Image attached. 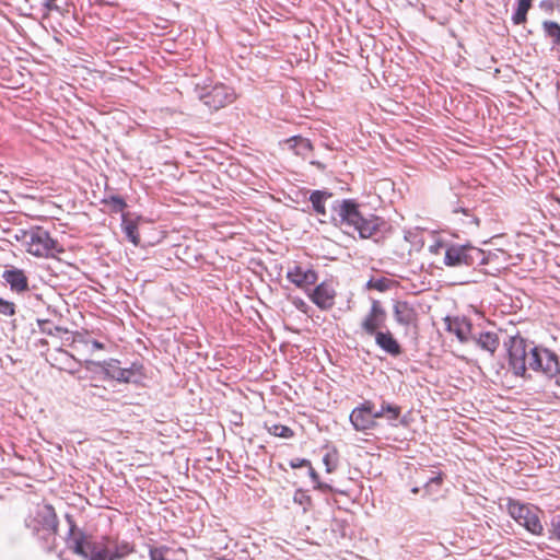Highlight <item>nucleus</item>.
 I'll return each mask as SVG.
<instances>
[{"instance_id": "1", "label": "nucleus", "mask_w": 560, "mask_h": 560, "mask_svg": "<svg viewBox=\"0 0 560 560\" xmlns=\"http://www.w3.org/2000/svg\"><path fill=\"white\" fill-rule=\"evenodd\" d=\"M509 364L513 373L525 377L527 369L540 372L547 377L557 374L558 355L547 348L537 347L520 336L510 338Z\"/></svg>"}, {"instance_id": "2", "label": "nucleus", "mask_w": 560, "mask_h": 560, "mask_svg": "<svg viewBox=\"0 0 560 560\" xmlns=\"http://www.w3.org/2000/svg\"><path fill=\"white\" fill-rule=\"evenodd\" d=\"M334 211L340 225L352 228L361 238H371L375 243L384 241L392 232V226L381 217L364 215L360 211V205L354 199L337 200Z\"/></svg>"}, {"instance_id": "3", "label": "nucleus", "mask_w": 560, "mask_h": 560, "mask_svg": "<svg viewBox=\"0 0 560 560\" xmlns=\"http://www.w3.org/2000/svg\"><path fill=\"white\" fill-rule=\"evenodd\" d=\"M23 240L27 252L36 257H55V254L65 252L49 232L42 226H34L25 231Z\"/></svg>"}, {"instance_id": "4", "label": "nucleus", "mask_w": 560, "mask_h": 560, "mask_svg": "<svg viewBox=\"0 0 560 560\" xmlns=\"http://www.w3.org/2000/svg\"><path fill=\"white\" fill-rule=\"evenodd\" d=\"M72 542L73 552L88 560H114L110 537L104 536L100 540H91L80 532L72 538Z\"/></svg>"}, {"instance_id": "5", "label": "nucleus", "mask_w": 560, "mask_h": 560, "mask_svg": "<svg viewBox=\"0 0 560 560\" xmlns=\"http://www.w3.org/2000/svg\"><path fill=\"white\" fill-rule=\"evenodd\" d=\"M485 253L480 248L457 244L446 246L444 264L447 267H470L476 264H485Z\"/></svg>"}, {"instance_id": "6", "label": "nucleus", "mask_w": 560, "mask_h": 560, "mask_svg": "<svg viewBox=\"0 0 560 560\" xmlns=\"http://www.w3.org/2000/svg\"><path fill=\"white\" fill-rule=\"evenodd\" d=\"M387 312L382 305L381 301L372 299L371 307L362 317L360 329L357 334L362 337H374L382 330L387 328Z\"/></svg>"}, {"instance_id": "7", "label": "nucleus", "mask_w": 560, "mask_h": 560, "mask_svg": "<svg viewBox=\"0 0 560 560\" xmlns=\"http://www.w3.org/2000/svg\"><path fill=\"white\" fill-rule=\"evenodd\" d=\"M510 515L530 534L540 536L544 532V526L538 516L536 509L529 508L521 503H511L509 505Z\"/></svg>"}, {"instance_id": "8", "label": "nucleus", "mask_w": 560, "mask_h": 560, "mask_svg": "<svg viewBox=\"0 0 560 560\" xmlns=\"http://www.w3.org/2000/svg\"><path fill=\"white\" fill-rule=\"evenodd\" d=\"M102 368L105 375L121 383H139L142 378V365L132 364L131 368L125 369L119 366V361L110 359L108 361L96 363Z\"/></svg>"}, {"instance_id": "9", "label": "nucleus", "mask_w": 560, "mask_h": 560, "mask_svg": "<svg viewBox=\"0 0 560 560\" xmlns=\"http://www.w3.org/2000/svg\"><path fill=\"white\" fill-rule=\"evenodd\" d=\"M200 98L210 109L217 110L232 103L235 94L231 88L224 84H215L201 94Z\"/></svg>"}, {"instance_id": "10", "label": "nucleus", "mask_w": 560, "mask_h": 560, "mask_svg": "<svg viewBox=\"0 0 560 560\" xmlns=\"http://www.w3.org/2000/svg\"><path fill=\"white\" fill-rule=\"evenodd\" d=\"M287 279L307 294L312 285L317 282L318 275L312 268H304L301 265L294 264L288 269Z\"/></svg>"}, {"instance_id": "11", "label": "nucleus", "mask_w": 560, "mask_h": 560, "mask_svg": "<svg viewBox=\"0 0 560 560\" xmlns=\"http://www.w3.org/2000/svg\"><path fill=\"white\" fill-rule=\"evenodd\" d=\"M350 422L355 431L365 432L376 427L372 418V401L364 400L357 406L349 416Z\"/></svg>"}, {"instance_id": "12", "label": "nucleus", "mask_w": 560, "mask_h": 560, "mask_svg": "<svg viewBox=\"0 0 560 560\" xmlns=\"http://www.w3.org/2000/svg\"><path fill=\"white\" fill-rule=\"evenodd\" d=\"M310 300L320 310L327 311L335 305L336 291L328 282H322L307 293Z\"/></svg>"}, {"instance_id": "13", "label": "nucleus", "mask_w": 560, "mask_h": 560, "mask_svg": "<svg viewBox=\"0 0 560 560\" xmlns=\"http://www.w3.org/2000/svg\"><path fill=\"white\" fill-rule=\"evenodd\" d=\"M33 522L35 523L33 525V529L36 532L42 528V529L48 530L52 534L57 533V529H58L57 514H56L54 508L49 504H46L36 511V515L34 517Z\"/></svg>"}, {"instance_id": "14", "label": "nucleus", "mask_w": 560, "mask_h": 560, "mask_svg": "<svg viewBox=\"0 0 560 560\" xmlns=\"http://www.w3.org/2000/svg\"><path fill=\"white\" fill-rule=\"evenodd\" d=\"M393 315L396 323L405 327L416 325L418 320L416 308L407 301H396L393 306Z\"/></svg>"}, {"instance_id": "15", "label": "nucleus", "mask_w": 560, "mask_h": 560, "mask_svg": "<svg viewBox=\"0 0 560 560\" xmlns=\"http://www.w3.org/2000/svg\"><path fill=\"white\" fill-rule=\"evenodd\" d=\"M445 324L446 329L454 334L462 343L468 342L471 339L472 325L465 317H446Z\"/></svg>"}, {"instance_id": "16", "label": "nucleus", "mask_w": 560, "mask_h": 560, "mask_svg": "<svg viewBox=\"0 0 560 560\" xmlns=\"http://www.w3.org/2000/svg\"><path fill=\"white\" fill-rule=\"evenodd\" d=\"M376 346L387 354L396 358L402 353V348L398 340L394 337L393 332L385 328L380 334L373 337Z\"/></svg>"}, {"instance_id": "17", "label": "nucleus", "mask_w": 560, "mask_h": 560, "mask_svg": "<svg viewBox=\"0 0 560 560\" xmlns=\"http://www.w3.org/2000/svg\"><path fill=\"white\" fill-rule=\"evenodd\" d=\"M3 280L10 285L13 292L22 293L28 291V279L22 269L10 268L3 271Z\"/></svg>"}, {"instance_id": "18", "label": "nucleus", "mask_w": 560, "mask_h": 560, "mask_svg": "<svg viewBox=\"0 0 560 560\" xmlns=\"http://www.w3.org/2000/svg\"><path fill=\"white\" fill-rule=\"evenodd\" d=\"M477 347L493 355L499 348L500 340L495 332L486 331L478 335L472 334L471 339Z\"/></svg>"}, {"instance_id": "19", "label": "nucleus", "mask_w": 560, "mask_h": 560, "mask_svg": "<svg viewBox=\"0 0 560 560\" xmlns=\"http://www.w3.org/2000/svg\"><path fill=\"white\" fill-rule=\"evenodd\" d=\"M285 143L290 150L302 158H306L314 149L312 142L307 138H303L301 136L289 138L285 140Z\"/></svg>"}, {"instance_id": "20", "label": "nucleus", "mask_w": 560, "mask_h": 560, "mask_svg": "<svg viewBox=\"0 0 560 560\" xmlns=\"http://www.w3.org/2000/svg\"><path fill=\"white\" fill-rule=\"evenodd\" d=\"M331 196L332 194L326 190L312 191L310 201L312 202L313 210L319 215H326L325 201Z\"/></svg>"}, {"instance_id": "21", "label": "nucleus", "mask_w": 560, "mask_h": 560, "mask_svg": "<svg viewBox=\"0 0 560 560\" xmlns=\"http://www.w3.org/2000/svg\"><path fill=\"white\" fill-rule=\"evenodd\" d=\"M151 560H184V552L182 550H172L166 547L151 548L149 552Z\"/></svg>"}, {"instance_id": "22", "label": "nucleus", "mask_w": 560, "mask_h": 560, "mask_svg": "<svg viewBox=\"0 0 560 560\" xmlns=\"http://www.w3.org/2000/svg\"><path fill=\"white\" fill-rule=\"evenodd\" d=\"M112 556L114 560H121L135 551L132 544L126 540H112Z\"/></svg>"}, {"instance_id": "23", "label": "nucleus", "mask_w": 560, "mask_h": 560, "mask_svg": "<svg viewBox=\"0 0 560 560\" xmlns=\"http://www.w3.org/2000/svg\"><path fill=\"white\" fill-rule=\"evenodd\" d=\"M122 231L126 234L127 238L133 244L139 245L140 236L138 233V225L135 221L127 219L125 215L122 217Z\"/></svg>"}, {"instance_id": "24", "label": "nucleus", "mask_w": 560, "mask_h": 560, "mask_svg": "<svg viewBox=\"0 0 560 560\" xmlns=\"http://www.w3.org/2000/svg\"><path fill=\"white\" fill-rule=\"evenodd\" d=\"M533 0H517V9L512 16L514 24H523L526 21V14L532 7Z\"/></svg>"}, {"instance_id": "25", "label": "nucleus", "mask_w": 560, "mask_h": 560, "mask_svg": "<svg viewBox=\"0 0 560 560\" xmlns=\"http://www.w3.org/2000/svg\"><path fill=\"white\" fill-rule=\"evenodd\" d=\"M268 432L275 436L283 438V439H291L294 436V432L291 428L282 424H265Z\"/></svg>"}, {"instance_id": "26", "label": "nucleus", "mask_w": 560, "mask_h": 560, "mask_svg": "<svg viewBox=\"0 0 560 560\" xmlns=\"http://www.w3.org/2000/svg\"><path fill=\"white\" fill-rule=\"evenodd\" d=\"M385 418L389 422L390 425L397 427V420L401 415V408L398 405H394L392 402H385Z\"/></svg>"}, {"instance_id": "27", "label": "nucleus", "mask_w": 560, "mask_h": 560, "mask_svg": "<svg viewBox=\"0 0 560 560\" xmlns=\"http://www.w3.org/2000/svg\"><path fill=\"white\" fill-rule=\"evenodd\" d=\"M544 30L546 34L553 38L555 43L560 45V25L553 21H545Z\"/></svg>"}, {"instance_id": "28", "label": "nucleus", "mask_w": 560, "mask_h": 560, "mask_svg": "<svg viewBox=\"0 0 560 560\" xmlns=\"http://www.w3.org/2000/svg\"><path fill=\"white\" fill-rule=\"evenodd\" d=\"M549 539L560 544V514L555 515L551 518Z\"/></svg>"}, {"instance_id": "29", "label": "nucleus", "mask_w": 560, "mask_h": 560, "mask_svg": "<svg viewBox=\"0 0 560 560\" xmlns=\"http://www.w3.org/2000/svg\"><path fill=\"white\" fill-rule=\"evenodd\" d=\"M293 501L296 504L302 505L304 511H306L312 503L311 497L306 493V491L302 489L295 491L293 495Z\"/></svg>"}, {"instance_id": "30", "label": "nucleus", "mask_w": 560, "mask_h": 560, "mask_svg": "<svg viewBox=\"0 0 560 560\" xmlns=\"http://www.w3.org/2000/svg\"><path fill=\"white\" fill-rule=\"evenodd\" d=\"M106 203L110 205L112 211L121 212L126 207V201L119 196H110L108 199L104 200Z\"/></svg>"}, {"instance_id": "31", "label": "nucleus", "mask_w": 560, "mask_h": 560, "mask_svg": "<svg viewBox=\"0 0 560 560\" xmlns=\"http://www.w3.org/2000/svg\"><path fill=\"white\" fill-rule=\"evenodd\" d=\"M389 282L390 281L386 278H381L376 280L371 279L366 285L369 289H374L380 292H384L389 289Z\"/></svg>"}, {"instance_id": "32", "label": "nucleus", "mask_w": 560, "mask_h": 560, "mask_svg": "<svg viewBox=\"0 0 560 560\" xmlns=\"http://www.w3.org/2000/svg\"><path fill=\"white\" fill-rule=\"evenodd\" d=\"M323 463L326 467L327 472H332L337 467V453L336 452H328L323 457Z\"/></svg>"}, {"instance_id": "33", "label": "nucleus", "mask_w": 560, "mask_h": 560, "mask_svg": "<svg viewBox=\"0 0 560 560\" xmlns=\"http://www.w3.org/2000/svg\"><path fill=\"white\" fill-rule=\"evenodd\" d=\"M0 314L4 316H13L15 314V304L0 298Z\"/></svg>"}, {"instance_id": "34", "label": "nucleus", "mask_w": 560, "mask_h": 560, "mask_svg": "<svg viewBox=\"0 0 560 560\" xmlns=\"http://www.w3.org/2000/svg\"><path fill=\"white\" fill-rule=\"evenodd\" d=\"M38 327L42 332L47 335H54V331H61L62 329L58 326H54L48 319H39Z\"/></svg>"}, {"instance_id": "35", "label": "nucleus", "mask_w": 560, "mask_h": 560, "mask_svg": "<svg viewBox=\"0 0 560 560\" xmlns=\"http://www.w3.org/2000/svg\"><path fill=\"white\" fill-rule=\"evenodd\" d=\"M40 4L47 12L51 11H61V5L59 4V0H42Z\"/></svg>"}, {"instance_id": "36", "label": "nucleus", "mask_w": 560, "mask_h": 560, "mask_svg": "<svg viewBox=\"0 0 560 560\" xmlns=\"http://www.w3.org/2000/svg\"><path fill=\"white\" fill-rule=\"evenodd\" d=\"M385 402H386V400L383 399L382 402H381V408L378 410H375V405L372 401V418H373V421H376L377 419H381V418H385V411H384Z\"/></svg>"}, {"instance_id": "37", "label": "nucleus", "mask_w": 560, "mask_h": 560, "mask_svg": "<svg viewBox=\"0 0 560 560\" xmlns=\"http://www.w3.org/2000/svg\"><path fill=\"white\" fill-rule=\"evenodd\" d=\"M310 464H311V462L305 458H293L290 460V467L293 469L301 468V467H307V466H310Z\"/></svg>"}, {"instance_id": "38", "label": "nucleus", "mask_w": 560, "mask_h": 560, "mask_svg": "<svg viewBox=\"0 0 560 560\" xmlns=\"http://www.w3.org/2000/svg\"><path fill=\"white\" fill-rule=\"evenodd\" d=\"M442 481H443V476H442V474H439V475H436L434 477H431L427 481L425 487H429V486H431L433 483L440 486L442 483Z\"/></svg>"}, {"instance_id": "39", "label": "nucleus", "mask_w": 560, "mask_h": 560, "mask_svg": "<svg viewBox=\"0 0 560 560\" xmlns=\"http://www.w3.org/2000/svg\"><path fill=\"white\" fill-rule=\"evenodd\" d=\"M293 304L295 307L304 313H306L307 304L300 298L293 300Z\"/></svg>"}, {"instance_id": "40", "label": "nucleus", "mask_w": 560, "mask_h": 560, "mask_svg": "<svg viewBox=\"0 0 560 560\" xmlns=\"http://www.w3.org/2000/svg\"><path fill=\"white\" fill-rule=\"evenodd\" d=\"M308 467V475L314 483L319 481V475L316 472V470L312 467V464H310Z\"/></svg>"}, {"instance_id": "41", "label": "nucleus", "mask_w": 560, "mask_h": 560, "mask_svg": "<svg viewBox=\"0 0 560 560\" xmlns=\"http://www.w3.org/2000/svg\"><path fill=\"white\" fill-rule=\"evenodd\" d=\"M315 489H318V490H322L324 492H330L332 491V488L327 485V483H324L322 482L320 480L318 482L315 483Z\"/></svg>"}, {"instance_id": "42", "label": "nucleus", "mask_w": 560, "mask_h": 560, "mask_svg": "<svg viewBox=\"0 0 560 560\" xmlns=\"http://www.w3.org/2000/svg\"><path fill=\"white\" fill-rule=\"evenodd\" d=\"M91 345H92V349H94V350H103L104 349V343L100 342L98 340H92Z\"/></svg>"}, {"instance_id": "43", "label": "nucleus", "mask_w": 560, "mask_h": 560, "mask_svg": "<svg viewBox=\"0 0 560 560\" xmlns=\"http://www.w3.org/2000/svg\"><path fill=\"white\" fill-rule=\"evenodd\" d=\"M557 374H555L553 377H556V383L560 386V360H558V366H557Z\"/></svg>"}, {"instance_id": "44", "label": "nucleus", "mask_w": 560, "mask_h": 560, "mask_svg": "<svg viewBox=\"0 0 560 560\" xmlns=\"http://www.w3.org/2000/svg\"><path fill=\"white\" fill-rule=\"evenodd\" d=\"M311 164L315 165L320 171L325 170V165L322 162H319V161H311Z\"/></svg>"}, {"instance_id": "45", "label": "nucleus", "mask_w": 560, "mask_h": 560, "mask_svg": "<svg viewBox=\"0 0 560 560\" xmlns=\"http://www.w3.org/2000/svg\"><path fill=\"white\" fill-rule=\"evenodd\" d=\"M69 523H70V535H74V529H75V524L74 522L71 520V517L68 515L67 516Z\"/></svg>"}, {"instance_id": "46", "label": "nucleus", "mask_w": 560, "mask_h": 560, "mask_svg": "<svg viewBox=\"0 0 560 560\" xmlns=\"http://www.w3.org/2000/svg\"><path fill=\"white\" fill-rule=\"evenodd\" d=\"M442 246H443L442 244H438V245H436V247H433V246H432V247L430 248V250H431L432 253H435V254H436V253H438V248H439V247H442Z\"/></svg>"}, {"instance_id": "47", "label": "nucleus", "mask_w": 560, "mask_h": 560, "mask_svg": "<svg viewBox=\"0 0 560 560\" xmlns=\"http://www.w3.org/2000/svg\"><path fill=\"white\" fill-rule=\"evenodd\" d=\"M60 352L65 355H67L68 358H70L71 360H74L73 355H71L69 352L67 351H63V350H60Z\"/></svg>"}, {"instance_id": "48", "label": "nucleus", "mask_w": 560, "mask_h": 560, "mask_svg": "<svg viewBox=\"0 0 560 560\" xmlns=\"http://www.w3.org/2000/svg\"><path fill=\"white\" fill-rule=\"evenodd\" d=\"M411 492H412V493H415V494H417V493L419 492V488H417V487L412 488V489H411Z\"/></svg>"}]
</instances>
